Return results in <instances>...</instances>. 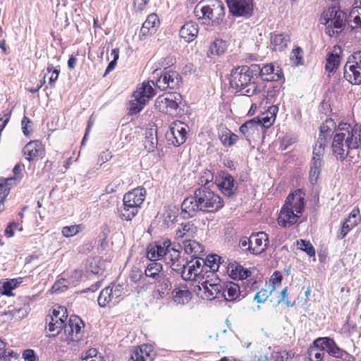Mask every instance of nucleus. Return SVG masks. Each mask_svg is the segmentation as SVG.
<instances>
[{
	"label": "nucleus",
	"mask_w": 361,
	"mask_h": 361,
	"mask_svg": "<svg viewBox=\"0 0 361 361\" xmlns=\"http://www.w3.org/2000/svg\"><path fill=\"white\" fill-rule=\"evenodd\" d=\"M304 208V194L301 190H297L289 194L280 211L278 218L279 225L288 228L296 224Z\"/></svg>",
	"instance_id": "2"
},
{
	"label": "nucleus",
	"mask_w": 361,
	"mask_h": 361,
	"mask_svg": "<svg viewBox=\"0 0 361 361\" xmlns=\"http://www.w3.org/2000/svg\"><path fill=\"white\" fill-rule=\"evenodd\" d=\"M159 25L158 16L153 13L147 16L146 20L142 24L140 29V34L142 35H147L148 34H152L156 31L157 27Z\"/></svg>",
	"instance_id": "33"
},
{
	"label": "nucleus",
	"mask_w": 361,
	"mask_h": 361,
	"mask_svg": "<svg viewBox=\"0 0 361 361\" xmlns=\"http://www.w3.org/2000/svg\"><path fill=\"white\" fill-rule=\"evenodd\" d=\"M224 206L221 197L203 186L195 190L194 196L186 197L181 204V211L183 218L195 216L199 211L204 212H215Z\"/></svg>",
	"instance_id": "1"
},
{
	"label": "nucleus",
	"mask_w": 361,
	"mask_h": 361,
	"mask_svg": "<svg viewBox=\"0 0 361 361\" xmlns=\"http://www.w3.org/2000/svg\"><path fill=\"white\" fill-rule=\"evenodd\" d=\"M162 269L163 267L161 263L151 261L145 270V275L146 277L158 279L162 276V274H161Z\"/></svg>",
	"instance_id": "39"
},
{
	"label": "nucleus",
	"mask_w": 361,
	"mask_h": 361,
	"mask_svg": "<svg viewBox=\"0 0 361 361\" xmlns=\"http://www.w3.org/2000/svg\"><path fill=\"white\" fill-rule=\"evenodd\" d=\"M322 18L326 25V33L331 37L340 33L345 26L346 14L336 6L324 11Z\"/></svg>",
	"instance_id": "6"
},
{
	"label": "nucleus",
	"mask_w": 361,
	"mask_h": 361,
	"mask_svg": "<svg viewBox=\"0 0 361 361\" xmlns=\"http://www.w3.org/2000/svg\"><path fill=\"white\" fill-rule=\"evenodd\" d=\"M164 254L163 248H161V246L157 244L149 247L147 252V257L150 261L156 262L160 257H164Z\"/></svg>",
	"instance_id": "45"
},
{
	"label": "nucleus",
	"mask_w": 361,
	"mask_h": 361,
	"mask_svg": "<svg viewBox=\"0 0 361 361\" xmlns=\"http://www.w3.org/2000/svg\"><path fill=\"white\" fill-rule=\"evenodd\" d=\"M195 14L199 18H208L213 22V7L211 0H202L195 8Z\"/></svg>",
	"instance_id": "25"
},
{
	"label": "nucleus",
	"mask_w": 361,
	"mask_h": 361,
	"mask_svg": "<svg viewBox=\"0 0 361 361\" xmlns=\"http://www.w3.org/2000/svg\"><path fill=\"white\" fill-rule=\"evenodd\" d=\"M144 99L134 97V100L130 102L129 111L130 114H136L139 113L147 104Z\"/></svg>",
	"instance_id": "48"
},
{
	"label": "nucleus",
	"mask_w": 361,
	"mask_h": 361,
	"mask_svg": "<svg viewBox=\"0 0 361 361\" xmlns=\"http://www.w3.org/2000/svg\"><path fill=\"white\" fill-rule=\"evenodd\" d=\"M204 259H197L195 262H190L187 266L183 264V270L181 271V277L185 281L195 280L203 271Z\"/></svg>",
	"instance_id": "16"
},
{
	"label": "nucleus",
	"mask_w": 361,
	"mask_h": 361,
	"mask_svg": "<svg viewBox=\"0 0 361 361\" xmlns=\"http://www.w3.org/2000/svg\"><path fill=\"white\" fill-rule=\"evenodd\" d=\"M197 231V228L191 222L182 223L176 230L177 239H189L194 237Z\"/></svg>",
	"instance_id": "28"
},
{
	"label": "nucleus",
	"mask_w": 361,
	"mask_h": 361,
	"mask_svg": "<svg viewBox=\"0 0 361 361\" xmlns=\"http://www.w3.org/2000/svg\"><path fill=\"white\" fill-rule=\"evenodd\" d=\"M360 221L361 216L360 215L359 209H354L343 223L339 232L337 233V238L340 240L344 238L348 233L360 222Z\"/></svg>",
	"instance_id": "17"
},
{
	"label": "nucleus",
	"mask_w": 361,
	"mask_h": 361,
	"mask_svg": "<svg viewBox=\"0 0 361 361\" xmlns=\"http://www.w3.org/2000/svg\"><path fill=\"white\" fill-rule=\"evenodd\" d=\"M213 179L214 175L212 171L210 170L205 169L202 172L201 176L199 178L198 183L202 185L201 187H206V185L212 182Z\"/></svg>",
	"instance_id": "53"
},
{
	"label": "nucleus",
	"mask_w": 361,
	"mask_h": 361,
	"mask_svg": "<svg viewBox=\"0 0 361 361\" xmlns=\"http://www.w3.org/2000/svg\"><path fill=\"white\" fill-rule=\"evenodd\" d=\"M198 34V25L193 22H188L180 30V36L187 42L193 41Z\"/></svg>",
	"instance_id": "27"
},
{
	"label": "nucleus",
	"mask_w": 361,
	"mask_h": 361,
	"mask_svg": "<svg viewBox=\"0 0 361 361\" xmlns=\"http://www.w3.org/2000/svg\"><path fill=\"white\" fill-rule=\"evenodd\" d=\"M47 71L49 73L51 72V75L49 80V85L54 87L60 73V69L59 68H54L51 65H49L47 67Z\"/></svg>",
	"instance_id": "56"
},
{
	"label": "nucleus",
	"mask_w": 361,
	"mask_h": 361,
	"mask_svg": "<svg viewBox=\"0 0 361 361\" xmlns=\"http://www.w3.org/2000/svg\"><path fill=\"white\" fill-rule=\"evenodd\" d=\"M271 47L274 51L283 50L290 42V37L284 34L271 33L270 37Z\"/></svg>",
	"instance_id": "29"
},
{
	"label": "nucleus",
	"mask_w": 361,
	"mask_h": 361,
	"mask_svg": "<svg viewBox=\"0 0 361 361\" xmlns=\"http://www.w3.org/2000/svg\"><path fill=\"white\" fill-rule=\"evenodd\" d=\"M230 13L234 16L249 18L253 11L252 0H226Z\"/></svg>",
	"instance_id": "10"
},
{
	"label": "nucleus",
	"mask_w": 361,
	"mask_h": 361,
	"mask_svg": "<svg viewBox=\"0 0 361 361\" xmlns=\"http://www.w3.org/2000/svg\"><path fill=\"white\" fill-rule=\"evenodd\" d=\"M298 245L300 246V248L305 251L310 257L315 255V250L309 241L301 239L300 241H298Z\"/></svg>",
	"instance_id": "54"
},
{
	"label": "nucleus",
	"mask_w": 361,
	"mask_h": 361,
	"mask_svg": "<svg viewBox=\"0 0 361 361\" xmlns=\"http://www.w3.org/2000/svg\"><path fill=\"white\" fill-rule=\"evenodd\" d=\"M336 128V125L334 121L331 118L326 119L320 126V133L317 140L328 142L330 140Z\"/></svg>",
	"instance_id": "31"
},
{
	"label": "nucleus",
	"mask_w": 361,
	"mask_h": 361,
	"mask_svg": "<svg viewBox=\"0 0 361 361\" xmlns=\"http://www.w3.org/2000/svg\"><path fill=\"white\" fill-rule=\"evenodd\" d=\"M238 138V135L228 128L223 129L219 135V139L225 147L233 146L237 142Z\"/></svg>",
	"instance_id": "40"
},
{
	"label": "nucleus",
	"mask_w": 361,
	"mask_h": 361,
	"mask_svg": "<svg viewBox=\"0 0 361 361\" xmlns=\"http://www.w3.org/2000/svg\"><path fill=\"white\" fill-rule=\"evenodd\" d=\"M23 281V279L22 277L8 279L3 283L0 288V293L6 296H11L13 295L12 290L18 287Z\"/></svg>",
	"instance_id": "38"
},
{
	"label": "nucleus",
	"mask_w": 361,
	"mask_h": 361,
	"mask_svg": "<svg viewBox=\"0 0 361 361\" xmlns=\"http://www.w3.org/2000/svg\"><path fill=\"white\" fill-rule=\"evenodd\" d=\"M211 3L213 7V23L219 25L225 15V7L220 0H211Z\"/></svg>",
	"instance_id": "36"
},
{
	"label": "nucleus",
	"mask_w": 361,
	"mask_h": 361,
	"mask_svg": "<svg viewBox=\"0 0 361 361\" xmlns=\"http://www.w3.org/2000/svg\"><path fill=\"white\" fill-rule=\"evenodd\" d=\"M83 228L82 224L64 226L62 228V234L66 238L73 237L82 231Z\"/></svg>",
	"instance_id": "49"
},
{
	"label": "nucleus",
	"mask_w": 361,
	"mask_h": 361,
	"mask_svg": "<svg viewBox=\"0 0 361 361\" xmlns=\"http://www.w3.org/2000/svg\"><path fill=\"white\" fill-rule=\"evenodd\" d=\"M173 301L178 305H185L191 299L192 294L186 286H180L172 292Z\"/></svg>",
	"instance_id": "30"
},
{
	"label": "nucleus",
	"mask_w": 361,
	"mask_h": 361,
	"mask_svg": "<svg viewBox=\"0 0 361 361\" xmlns=\"http://www.w3.org/2000/svg\"><path fill=\"white\" fill-rule=\"evenodd\" d=\"M229 276L233 279L243 280L250 275V271L238 264H232L228 268Z\"/></svg>",
	"instance_id": "35"
},
{
	"label": "nucleus",
	"mask_w": 361,
	"mask_h": 361,
	"mask_svg": "<svg viewBox=\"0 0 361 361\" xmlns=\"http://www.w3.org/2000/svg\"><path fill=\"white\" fill-rule=\"evenodd\" d=\"M155 94L154 89L150 85L149 82H144L134 92L133 97L144 99L146 102Z\"/></svg>",
	"instance_id": "32"
},
{
	"label": "nucleus",
	"mask_w": 361,
	"mask_h": 361,
	"mask_svg": "<svg viewBox=\"0 0 361 361\" xmlns=\"http://www.w3.org/2000/svg\"><path fill=\"white\" fill-rule=\"evenodd\" d=\"M221 297L227 301L240 300L241 293L240 286L232 281L223 282Z\"/></svg>",
	"instance_id": "23"
},
{
	"label": "nucleus",
	"mask_w": 361,
	"mask_h": 361,
	"mask_svg": "<svg viewBox=\"0 0 361 361\" xmlns=\"http://www.w3.org/2000/svg\"><path fill=\"white\" fill-rule=\"evenodd\" d=\"M157 286V293L161 298H163L169 293L171 288V283L168 278L166 276H161L159 278Z\"/></svg>",
	"instance_id": "44"
},
{
	"label": "nucleus",
	"mask_w": 361,
	"mask_h": 361,
	"mask_svg": "<svg viewBox=\"0 0 361 361\" xmlns=\"http://www.w3.org/2000/svg\"><path fill=\"white\" fill-rule=\"evenodd\" d=\"M173 59L167 57L161 59L155 65L152 72V78L156 80V86L161 90L167 88L177 89L182 83V78L179 73L169 68L173 64Z\"/></svg>",
	"instance_id": "4"
},
{
	"label": "nucleus",
	"mask_w": 361,
	"mask_h": 361,
	"mask_svg": "<svg viewBox=\"0 0 361 361\" xmlns=\"http://www.w3.org/2000/svg\"><path fill=\"white\" fill-rule=\"evenodd\" d=\"M145 197V190L144 188H135L126 193L123 198V202L130 203L134 207L139 209L143 203Z\"/></svg>",
	"instance_id": "24"
},
{
	"label": "nucleus",
	"mask_w": 361,
	"mask_h": 361,
	"mask_svg": "<svg viewBox=\"0 0 361 361\" xmlns=\"http://www.w3.org/2000/svg\"><path fill=\"white\" fill-rule=\"evenodd\" d=\"M164 261L166 264H169L174 261H178L180 258V252L174 250H167L164 255Z\"/></svg>",
	"instance_id": "58"
},
{
	"label": "nucleus",
	"mask_w": 361,
	"mask_h": 361,
	"mask_svg": "<svg viewBox=\"0 0 361 361\" xmlns=\"http://www.w3.org/2000/svg\"><path fill=\"white\" fill-rule=\"evenodd\" d=\"M29 306L24 304L20 307H13L4 312V315L14 320H20L25 317L29 312Z\"/></svg>",
	"instance_id": "37"
},
{
	"label": "nucleus",
	"mask_w": 361,
	"mask_h": 361,
	"mask_svg": "<svg viewBox=\"0 0 361 361\" xmlns=\"http://www.w3.org/2000/svg\"><path fill=\"white\" fill-rule=\"evenodd\" d=\"M256 118L262 127V132H263L265 128H269L274 121V118L271 121V118L269 117L268 116H262V118Z\"/></svg>",
	"instance_id": "61"
},
{
	"label": "nucleus",
	"mask_w": 361,
	"mask_h": 361,
	"mask_svg": "<svg viewBox=\"0 0 361 361\" xmlns=\"http://www.w3.org/2000/svg\"><path fill=\"white\" fill-rule=\"evenodd\" d=\"M83 324L82 320L78 317L71 318L68 324L64 326V332L67 334V339L71 341H79L81 338V326Z\"/></svg>",
	"instance_id": "18"
},
{
	"label": "nucleus",
	"mask_w": 361,
	"mask_h": 361,
	"mask_svg": "<svg viewBox=\"0 0 361 361\" xmlns=\"http://www.w3.org/2000/svg\"><path fill=\"white\" fill-rule=\"evenodd\" d=\"M111 157V152L109 150L106 149L100 153L98 158V164H99V165L102 166V164L110 160Z\"/></svg>",
	"instance_id": "64"
},
{
	"label": "nucleus",
	"mask_w": 361,
	"mask_h": 361,
	"mask_svg": "<svg viewBox=\"0 0 361 361\" xmlns=\"http://www.w3.org/2000/svg\"><path fill=\"white\" fill-rule=\"evenodd\" d=\"M275 286H271L270 290H268L266 288L259 289L255 294L254 300H256L258 303L264 302L271 294L272 291L275 290Z\"/></svg>",
	"instance_id": "50"
},
{
	"label": "nucleus",
	"mask_w": 361,
	"mask_h": 361,
	"mask_svg": "<svg viewBox=\"0 0 361 361\" xmlns=\"http://www.w3.org/2000/svg\"><path fill=\"white\" fill-rule=\"evenodd\" d=\"M97 301L99 305L102 307H104L109 302L114 303V299L111 298V290H110L109 286L101 291Z\"/></svg>",
	"instance_id": "46"
},
{
	"label": "nucleus",
	"mask_w": 361,
	"mask_h": 361,
	"mask_svg": "<svg viewBox=\"0 0 361 361\" xmlns=\"http://www.w3.org/2000/svg\"><path fill=\"white\" fill-rule=\"evenodd\" d=\"M257 73L266 81H278L283 76L280 68L279 66L275 68L272 63L266 64L262 68L259 67Z\"/></svg>",
	"instance_id": "22"
},
{
	"label": "nucleus",
	"mask_w": 361,
	"mask_h": 361,
	"mask_svg": "<svg viewBox=\"0 0 361 361\" xmlns=\"http://www.w3.org/2000/svg\"><path fill=\"white\" fill-rule=\"evenodd\" d=\"M22 153L26 160L32 161L44 155V147L39 140H32L24 146Z\"/></svg>",
	"instance_id": "14"
},
{
	"label": "nucleus",
	"mask_w": 361,
	"mask_h": 361,
	"mask_svg": "<svg viewBox=\"0 0 361 361\" xmlns=\"http://www.w3.org/2000/svg\"><path fill=\"white\" fill-rule=\"evenodd\" d=\"M343 76L353 85L361 84V51L355 52L348 58L344 67Z\"/></svg>",
	"instance_id": "7"
},
{
	"label": "nucleus",
	"mask_w": 361,
	"mask_h": 361,
	"mask_svg": "<svg viewBox=\"0 0 361 361\" xmlns=\"http://www.w3.org/2000/svg\"><path fill=\"white\" fill-rule=\"evenodd\" d=\"M89 269L94 274H99L103 271V262L99 257H93L88 261Z\"/></svg>",
	"instance_id": "47"
},
{
	"label": "nucleus",
	"mask_w": 361,
	"mask_h": 361,
	"mask_svg": "<svg viewBox=\"0 0 361 361\" xmlns=\"http://www.w3.org/2000/svg\"><path fill=\"white\" fill-rule=\"evenodd\" d=\"M12 178L0 180V212H3L5 209L4 201L10 192V188L8 187V180H11Z\"/></svg>",
	"instance_id": "43"
},
{
	"label": "nucleus",
	"mask_w": 361,
	"mask_h": 361,
	"mask_svg": "<svg viewBox=\"0 0 361 361\" xmlns=\"http://www.w3.org/2000/svg\"><path fill=\"white\" fill-rule=\"evenodd\" d=\"M157 137H153L151 134L150 136H146L145 140L144 141V145L146 149L149 152H153L154 149L157 147Z\"/></svg>",
	"instance_id": "57"
},
{
	"label": "nucleus",
	"mask_w": 361,
	"mask_h": 361,
	"mask_svg": "<svg viewBox=\"0 0 361 361\" xmlns=\"http://www.w3.org/2000/svg\"><path fill=\"white\" fill-rule=\"evenodd\" d=\"M227 49L226 42L221 39H214L209 45V52L212 55L219 56L225 53Z\"/></svg>",
	"instance_id": "41"
},
{
	"label": "nucleus",
	"mask_w": 361,
	"mask_h": 361,
	"mask_svg": "<svg viewBox=\"0 0 361 361\" xmlns=\"http://www.w3.org/2000/svg\"><path fill=\"white\" fill-rule=\"evenodd\" d=\"M183 102L182 96L176 92L165 93L159 96L154 102V106L160 112L171 116L180 115L183 110L180 104Z\"/></svg>",
	"instance_id": "5"
},
{
	"label": "nucleus",
	"mask_w": 361,
	"mask_h": 361,
	"mask_svg": "<svg viewBox=\"0 0 361 361\" xmlns=\"http://www.w3.org/2000/svg\"><path fill=\"white\" fill-rule=\"evenodd\" d=\"M327 142L322 141L321 140H317L315 144V146L313 149V157H317L320 159H322L323 155L324 154V149L326 145Z\"/></svg>",
	"instance_id": "55"
},
{
	"label": "nucleus",
	"mask_w": 361,
	"mask_h": 361,
	"mask_svg": "<svg viewBox=\"0 0 361 361\" xmlns=\"http://www.w3.org/2000/svg\"><path fill=\"white\" fill-rule=\"evenodd\" d=\"M345 138L343 133H336L333 139L332 152L338 160L343 161L347 157H353L351 152L354 149L347 146Z\"/></svg>",
	"instance_id": "11"
},
{
	"label": "nucleus",
	"mask_w": 361,
	"mask_h": 361,
	"mask_svg": "<svg viewBox=\"0 0 361 361\" xmlns=\"http://www.w3.org/2000/svg\"><path fill=\"white\" fill-rule=\"evenodd\" d=\"M138 209L130 203L123 202L122 207L118 209V216L122 220L131 221L137 215Z\"/></svg>",
	"instance_id": "34"
},
{
	"label": "nucleus",
	"mask_w": 361,
	"mask_h": 361,
	"mask_svg": "<svg viewBox=\"0 0 361 361\" xmlns=\"http://www.w3.org/2000/svg\"><path fill=\"white\" fill-rule=\"evenodd\" d=\"M186 133L185 123L176 121L171 125L170 131L167 133V137L174 146H180L185 142Z\"/></svg>",
	"instance_id": "13"
},
{
	"label": "nucleus",
	"mask_w": 361,
	"mask_h": 361,
	"mask_svg": "<svg viewBox=\"0 0 361 361\" xmlns=\"http://www.w3.org/2000/svg\"><path fill=\"white\" fill-rule=\"evenodd\" d=\"M59 314H61L62 317L67 319L68 312L66 307L62 306H58L53 309L51 314L48 315L46 318L47 323L48 331L51 333L49 336H57L62 329H64L63 326V321L61 317H59Z\"/></svg>",
	"instance_id": "9"
},
{
	"label": "nucleus",
	"mask_w": 361,
	"mask_h": 361,
	"mask_svg": "<svg viewBox=\"0 0 361 361\" xmlns=\"http://www.w3.org/2000/svg\"><path fill=\"white\" fill-rule=\"evenodd\" d=\"M314 344L316 348L326 350L329 355L335 357H341L345 353V351L340 349L334 341L330 338H318L314 341Z\"/></svg>",
	"instance_id": "15"
},
{
	"label": "nucleus",
	"mask_w": 361,
	"mask_h": 361,
	"mask_svg": "<svg viewBox=\"0 0 361 361\" xmlns=\"http://www.w3.org/2000/svg\"><path fill=\"white\" fill-rule=\"evenodd\" d=\"M151 346L144 345L135 349L128 361H152Z\"/></svg>",
	"instance_id": "26"
},
{
	"label": "nucleus",
	"mask_w": 361,
	"mask_h": 361,
	"mask_svg": "<svg viewBox=\"0 0 361 361\" xmlns=\"http://www.w3.org/2000/svg\"><path fill=\"white\" fill-rule=\"evenodd\" d=\"M259 66L253 64L251 66H243L233 70L230 77L231 87L238 90L242 95L252 96L259 90L255 82H251L254 74L257 75Z\"/></svg>",
	"instance_id": "3"
},
{
	"label": "nucleus",
	"mask_w": 361,
	"mask_h": 361,
	"mask_svg": "<svg viewBox=\"0 0 361 361\" xmlns=\"http://www.w3.org/2000/svg\"><path fill=\"white\" fill-rule=\"evenodd\" d=\"M215 183L224 195L230 197L237 190L233 177L228 172L221 171L215 178Z\"/></svg>",
	"instance_id": "12"
},
{
	"label": "nucleus",
	"mask_w": 361,
	"mask_h": 361,
	"mask_svg": "<svg viewBox=\"0 0 361 361\" xmlns=\"http://www.w3.org/2000/svg\"><path fill=\"white\" fill-rule=\"evenodd\" d=\"M251 238V253L254 255H259L265 251L269 238L267 233L264 232H258L252 233Z\"/></svg>",
	"instance_id": "21"
},
{
	"label": "nucleus",
	"mask_w": 361,
	"mask_h": 361,
	"mask_svg": "<svg viewBox=\"0 0 361 361\" xmlns=\"http://www.w3.org/2000/svg\"><path fill=\"white\" fill-rule=\"evenodd\" d=\"M68 288V282L66 279H61L54 283L52 286L53 292H63Z\"/></svg>",
	"instance_id": "59"
},
{
	"label": "nucleus",
	"mask_w": 361,
	"mask_h": 361,
	"mask_svg": "<svg viewBox=\"0 0 361 361\" xmlns=\"http://www.w3.org/2000/svg\"><path fill=\"white\" fill-rule=\"evenodd\" d=\"M302 52V50L300 47H298L293 50L292 60L295 65H299V64L302 63V58L301 56Z\"/></svg>",
	"instance_id": "63"
},
{
	"label": "nucleus",
	"mask_w": 361,
	"mask_h": 361,
	"mask_svg": "<svg viewBox=\"0 0 361 361\" xmlns=\"http://www.w3.org/2000/svg\"><path fill=\"white\" fill-rule=\"evenodd\" d=\"M22 228L20 226L18 223L12 222L8 225L5 229V234L7 237H12L14 235L16 230H21Z\"/></svg>",
	"instance_id": "62"
},
{
	"label": "nucleus",
	"mask_w": 361,
	"mask_h": 361,
	"mask_svg": "<svg viewBox=\"0 0 361 361\" xmlns=\"http://www.w3.org/2000/svg\"><path fill=\"white\" fill-rule=\"evenodd\" d=\"M240 132L250 142L251 139H255V136L259 135L262 132V127L257 118H253L241 125Z\"/></svg>",
	"instance_id": "19"
},
{
	"label": "nucleus",
	"mask_w": 361,
	"mask_h": 361,
	"mask_svg": "<svg viewBox=\"0 0 361 361\" xmlns=\"http://www.w3.org/2000/svg\"><path fill=\"white\" fill-rule=\"evenodd\" d=\"M340 59L337 55L331 54L326 59V63L325 66L326 70L330 73L335 71L338 65Z\"/></svg>",
	"instance_id": "51"
},
{
	"label": "nucleus",
	"mask_w": 361,
	"mask_h": 361,
	"mask_svg": "<svg viewBox=\"0 0 361 361\" xmlns=\"http://www.w3.org/2000/svg\"><path fill=\"white\" fill-rule=\"evenodd\" d=\"M223 283H212L209 281H204L199 286L200 290H203L204 298L207 300H213L215 298L221 296Z\"/></svg>",
	"instance_id": "20"
},
{
	"label": "nucleus",
	"mask_w": 361,
	"mask_h": 361,
	"mask_svg": "<svg viewBox=\"0 0 361 361\" xmlns=\"http://www.w3.org/2000/svg\"><path fill=\"white\" fill-rule=\"evenodd\" d=\"M338 133L345 135V140L347 146L351 149H357L361 147V125L356 124L351 127L346 123H341L338 126Z\"/></svg>",
	"instance_id": "8"
},
{
	"label": "nucleus",
	"mask_w": 361,
	"mask_h": 361,
	"mask_svg": "<svg viewBox=\"0 0 361 361\" xmlns=\"http://www.w3.org/2000/svg\"><path fill=\"white\" fill-rule=\"evenodd\" d=\"M223 262L224 259L218 255H209L207 257L206 260H204L203 266L205 265L214 272L218 271L220 264Z\"/></svg>",
	"instance_id": "42"
},
{
	"label": "nucleus",
	"mask_w": 361,
	"mask_h": 361,
	"mask_svg": "<svg viewBox=\"0 0 361 361\" xmlns=\"http://www.w3.org/2000/svg\"><path fill=\"white\" fill-rule=\"evenodd\" d=\"M129 277L132 281L137 283L142 279V271L138 267H134L130 271Z\"/></svg>",
	"instance_id": "60"
},
{
	"label": "nucleus",
	"mask_w": 361,
	"mask_h": 361,
	"mask_svg": "<svg viewBox=\"0 0 361 361\" xmlns=\"http://www.w3.org/2000/svg\"><path fill=\"white\" fill-rule=\"evenodd\" d=\"M110 290H111V298L114 299V304L118 302L119 298L123 293V285L120 284H112L109 286Z\"/></svg>",
	"instance_id": "52"
}]
</instances>
